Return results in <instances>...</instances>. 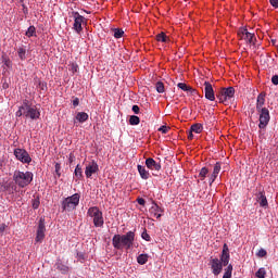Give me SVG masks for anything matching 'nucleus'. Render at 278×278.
Masks as SVG:
<instances>
[{"mask_svg":"<svg viewBox=\"0 0 278 278\" xmlns=\"http://www.w3.org/2000/svg\"><path fill=\"white\" fill-rule=\"evenodd\" d=\"M40 207V199L33 200V210H38Z\"/></svg>","mask_w":278,"mask_h":278,"instance_id":"41","label":"nucleus"},{"mask_svg":"<svg viewBox=\"0 0 278 278\" xmlns=\"http://www.w3.org/2000/svg\"><path fill=\"white\" fill-rule=\"evenodd\" d=\"M208 173H210V169H207V167H202L200 169L199 177H200L201 181L205 180V177H207Z\"/></svg>","mask_w":278,"mask_h":278,"instance_id":"26","label":"nucleus"},{"mask_svg":"<svg viewBox=\"0 0 278 278\" xmlns=\"http://www.w3.org/2000/svg\"><path fill=\"white\" fill-rule=\"evenodd\" d=\"M72 15L74 17L73 29L77 34H81V31H84V27H81V24L84 23V16L80 15L79 12H73Z\"/></svg>","mask_w":278,"mask_h":278,"instance_id":"10","label":"nucleus"},{"mask_svg":"<svg viewBox=\"0 0 278 278\" xmlns=\"http://www.w3.org/2000/svg\"><path fill=\"white\" fill-rule=\"evenodd\" d=\"M146 166L149 170H162V164L157 163L152 157L146 160Z\"/></svg>","mask_w":278,"mask_h":278,"instance_id":"17","label":"nucleus"},{"mask_svg":"<svg viewBox=\"0 0 278 278\" xmlns=\"http://www.w3.org/2000/svg\"><path fill=\"white\" fill-rule=\"evenodd\" d=\"M225 273H233V266L232 265H228L227 268L225 269Z\"/></svg>","mask_w":278,"mask_h":278,"instance_id":"50","label":"nucleus"},{"mask_svg":"<svg viewBox=\"0 0 278 278\" xmlns=\"http://www.w3.org/2000/svg\"><path fill=\"white\" fill-rule=\"evenodd\" d=\"M137 170L141 177V179H149V177H151V174L149 173V170H147V167L142 166V165H137Z\"/></svg>","mask_w":278,"mask_h":278,"instance_id":"21","label":"nucleus"},{"mask_svg":"<svg viewBox=\"0 0 278 278\" xmlns=\"http://www.w3.org/2000/svg\"><path fill=\"white\" fill-rule=\"evenodd\" d=\"M25 36H27V38H33L34 36L36 37V26H29Z\"/></svg>","mask_w":278,"mask_h":278,"instance_id":"28","label":"nucleus"},{"mask_svg":"<svg viewBox=\"0 0 278 278\" xmlns=\"http://www.w3.org/2000/svg\"><path fill=\"white\" fill-rule=\"evenodd\" d=\"M168 129H170L168 128V126H161L159 128V131H161V134H168Z\"/></svg>","mask_w":278,"mask_h":278,"instance_id":"42","label":"nucleus"},{"mask_svg":"<svg viewBox=\"0 0 278 278\" xmlns=\"http://www.w3.org/2000/svg\"><path fill=\"white\" fill-rule=\"evenodd\" d=\"M76 121H78V123H86V121H88V113H86V112H78L76 114Z\"/></svg>","mask_w":278,"mask_h":278,"instance_id":"22","label":"nucleus"},{"mask_svg":"<svg viewBox=\"0 0 278 278\" xmlns=\"http://www.w3.org/2000/svg\"><path fill=\"white\" fill-rule=\"evenodd\" d=\"M96 173H99V164L96 161H91L86 165L85 175L87 179H90Z\"/></svg>","mask_w":278,"mask_h":278,"instance_id":"11","label":"nucleus"},{"mask_svg":"<svg viewBox=\"0 0 278 278\" xmlns=\"http://www.w3.org/2000/svg\"><path fill=\"white\" fill-rule=\"evenodd\" d=\"M236 94V89L233 87L222 88L216 97L219 100V103H227V101H231Z\"/></svg>","mask_w":278,"mask_h":278,"instance_id":"6","label":"nucleus"},{"mask_svg":"<svg viewBox=\"0 0 278 278\" xmlns=\"http://www.w3.org/2000/svg\"><path fill=\"white\" fill-rule=\"evenodd\" d=\"M269 3L273 8L278 9V0H269Z\"/></svg>","mask_w":278,"mask_h":278,"instance_id":"47","label":"nucleus"},{"mask_svg":"<svg viewBox=\"0 0 278 278\" xmlns=\"http://www.w3.org/2000/svg\"><path fill=\"white\" fill-rule=\"evenodd\" d=\"M56 270H60L63 275H66L68 273V266L62 264V263H56Z\"/></svg>","mask_w":278,"mask_h":278,"instance_id":"27","label":"nucleus"},{"mask_svg":"<svg viewBox=\"0 0 278 278\" xmlns=\"http://www.w3.org/2000/svg\"><path fill=\"white\" fill-rule=\"evenodd\" d=\"M255 275L257 278H266V269L264 267H261Z\"/></svg>","mask_w":278,"mask_h":278,"instance_id":"34","label":"nucleus"},{"mask_svg":"<svg viewBox=\"0 0 278 278\" xmlns=\"http://www.w3.org/2000/svg\"><path fill=\"white\" fill-rule=\"evenodd\" d=\"M68 162H70V164H73V162H75V154L70 153Z\"/></svg>","mask_w":278,"mask_h":278,"instance_id":"49","label":"nucleus"},{"mask_svg":"<svg viewBox=\"0 0 278 278\" xmlns=\"http://www.w3.org/2000/svg\"><path fill=\"white\" fill-rule=\"evenodd\" d=\"M157 42H166L168 40V37H166V34L161 33L156 35Z\"/></svg>","mask_w":278,"mask_h":278,"instance_id":"31","label":"nucleus"},{"mask_svg":"<svg viewBox=\"0 0 278 278\" xmlns=\"http://www.w3.org/2000/svg\"><path fill=\"white\" fill-rule=\"evenodd\" d=\"M210 266L212 268L213 275H215V277H217V275L219 273H223V266H225V265L218 258H211Z\"/></svg>","mask_w":278,"mask_h":278,"instance_id":"14","label":"nucleus"},{"mask_svg":"<svg viewBox=\"0 0 278 278\" xmlns=\"http://www.w3.org/2000/svg\"><path fill=\"white\" fill-rule=\"evenodd\" d=\"M70 71H72L73 73H77V71H79V65H77V63H71Z\"/></svg>","mask_w":278,"mask_h":278,"instance_id":"40","label":"nucleus"},{"mask_svg":"<svg viewBox=\"0 0 278 278\" xmlns=\"http://www.w3.org/2000/svg\"><path fill=\"white\" fill-rule=\"evenodd\" d=\"M137 262L138 264H140V266H144V264L149 262V254H140L137 257Z\"/></svg>","mask_w":278,"mask_h":278,"instance_id":"23","label":"nucleus"},{"mask_svg":"<svg viewBox=\"0 0 278 278\" xmlns=\"http://www.w3.org/2000/svg\"><path fill=\"white\" fill-rule=\"evenodd\" d=\"M132 112L135 113V114H140V106H138V105H132Z\"/></svg>","mask_w":278,"mask_h":278,"instance_id":"46","label":"nucleus"},{"mask_svg":"<svg viewBox=\"0 0 278 278\" xmlns=\"http://www.w3.org/2000/svg\"><path fill=\"white\" fill-rule=\"evenodd\" d=\"M54 168H55V175L60 179L62 177V173L60 172L62 170V165L60 163H55Z\"/></svg>","mask_w":278,"mask_h":278,"instance_id":"33","label":"nucleus"},{"mask_svg":"<svg viewBox=\"0 0 278 278\" xmlns=\"http://www.w3.org/2000/svg\"><path fill=\"white\" fill-rule=\"evenodd\" d=\"M162 214H164V208L160 207L157 203L153 202V205L150 207V216L154 218H162Z\"/></svg>","mask_w":278,"mask_h":278,"instance_id":"15","label":"nucleus"},{"mask_svg":"<svg viewBox=\"0 0 278 278\" xmlns=\"http://www.w3.org/2000/svg\"><path fill=\"white\" fill-rule=\"evenodd\" d=\"M271 83L274 84V86H278V75H274L271 77Z\"/></svg>","mask_w":278,"mask_h":278,"instance_id":"45","label":"nucleus"},{"mask_svg":"<svg viewBox=\"0 0 278 278\" xmlns=\"http://www.w3.org/2000/svg\"><path fill=\"white\" fill-rule=\"evenodd\" d=\"M135 240H136V232L130 230L125 235H114L112 238V245L117 251H123V249H125L126 251H129V249L134 247Z\"/></svg>","mask_w":278,"mask_h":278,"instance_id":"1","label":"nucleus"},{"mask_svg":"<svg viewBox=\"0 0 278 278\" xmlns=\"http://www.w3.org/2000/svg\"><path fill=\"white\" fill-rule=\"evenodd\" d=\"M141 238H142V240H146V242H151V236L149 235V232H147V230H144L141 233Z\"/></svg>","mask_w":278,"mask_h":278,"instance_id":"39","label":"nucleus"},{"mask_svg":"<svg viewBox=\"0 0 278 278\" xmlns=\"http://www.w3.org/2000/svg\"><path fill=\"white\" fill-rule=\"evenodd\" d=\"M192 132H193V131L190 130V132H189V135H188V139H189V140H192V139L194 138V135H192Z\"/></svg>","mask_w":278,"mask_h":278,"instance_id":"54","label":"nucleus"},{"mask_svg":"<svg viewBox=\"0 0 278 278\" xmlns=\"http://www.w3.org/2000/svg\"><path fill=\"white\" fill-rule=\"evenodd\" d=\"M39 86H41V90H45V88H47L46 84H39Z\"/></svg>","mask_w":278,"mask_h":278,"instance_id":"55","label":"nucleus"},{"mask_svg":"<svg viewBox=\"0 0 278 278\" xmlns=\"http://www.w3.org/2000/svg\"><path fill=\"white\" fill-rule=\"evenodd\" d=\"M8 227V225L5 224H0V233H3V231H5V228Z\"/></svg>","mask_w":278,"mask_h":278,"instance_id":"51","label":"nucleus"},{"mask_svg":"<svg viewBox=\"0 0 278 278\" xmlns=\"http://www.w3.org/2000/svg\"><path fill=\"white\" fill-rule=\"evenodd\" d=\"M13 181L18 188H27L34 181V173L15 170L13 173Z\"/></svg>","mask_w":278,"mask_h":278,"instance_id":"2","label":"nucleus"},{"mask_svg":"<svg viewBox=\"0 0 278 278\" xmlns=\"http://www.w3.org/2000/svg\"><path fill=\"white\" fill-rule=\"evenodd\" d=\"M14 155L16 160L22 162V164H31V156H29V152H27V150L16 148L14 150Z\"/></svg>","mask_w":278,"mask_h":278,"instance_id":"9","label":"nucleus"},{"mask_svg":"<svg viewBox=\"0 0 278 278\" xmlns=\"http://www.w3.org/2000/svg\"><path fill=\"white\" fill-rule=\"evenodd\" d=\"M223 278H231V274L229 271H225Z\"/></svg>","mask_w":278,"mask_h":278,"instance_id":"53","label":"nucleus"},{"mask_svg":"<svg viewBox=\"0 0 278 278\" xmlns=\"http://www.w3.org/2000/svg\"><path fill=\"white\" fill-rule=\"evenodd\" d=\"M257 255H258V257H266L267 252H266V250L261 249V250L258 251Z\"/></svg>","mask_w":278,"mask_h":278,"instance_id":"43","label":"nucleus"},{"mask_svg":"<svg viewBox=\"0 0 278 278\" xmlns=\"http://www.w3.org/2000/svg\"><path fill=\"white\" fill-rule=\"evenodd\" d=\"M73 105H74V108H77V105H79V98H75L73 100Z\"/></svg>","mask_w":278,"mask_h":278,"instance_id":"52","label":"nucleus"},{"mask_svg":"<svg viewBox=\"0 0 278 278\" xmlns=\"http://www.w3.org/2000/svg\"><path fill=\"white\" fill-rule=\"evenodd\" d=\"M238 36L241 38V40H245L248 45H250V49H257V38H255V34L249 33L247 28H240Z\"/></svg>","mask_w":278,"mask_h":278,"instance_id":"4","label":"nucleus"},{"mask_svg":"<svg viewBox=\"0 0 278 278\" xmlns=\"http://www.w3.org/2000/svg\"><path fill=\"white\" fill-rule=\"evenodd\" d=\"M129 125H140V117L131 115L129 117Z\"/></svg>","mask_w":278,"mask_h":278,"instance_id":"30","label":"nucleus"},{"mask_svg":"<svg viewBox=\"0 0 278 278\" xmlns=\"http://www.w3.org/2000/svg\"><path fill=\"white\" fill-rule=\"evenodd\" d=\"M204 97L207 101H216V94L214 93V87L210 81H204Z\"/></svg>","mask_w":278,"mask_h":278,"instance_id":"12","label":"nucleus"},{"mask_svg":"<svg viewBox=\"0 0 278 278\" xmlns=\"http://www.w3.org/2000/svg\"><path fill=\"white\" fill-rule=\"evenodd\" d=\"M258 113V127L261 129H264L265 127H268V123H270V111L268 109H261V111H257Z\"/></svg>","mask_w":278,"mask_h":278,"instance_id":"8","label":"nucleus"},{"mask_svg":"<svg viewBox=\"0 0 278 278\" xmlns=\"http://www.w3.org/2000/svg\"><path fill=\"white\" fill-rule=\"evenodd\" d=\"M4 66H7V68H12V61H10V59H5Z\"/></svg>","mask_w":278,"mask_h":278,"instance_id":"44","label":"nucleus"},{"mask_svg":"<svg viewBox=\"0 0 278 278\" xmlns=\"http://www.w3.org/2000/svg\"><path fill=\"white\" fill-rule=\"evenodd\" d=\"M256 201L261 207H268V200L266 199V193L264 191L256 193Z\"/></svg>","mask_w":278,"mask_h":278,"instance_id":"19","label":"nucleus"},{"mask_svg":"<svg viewBox=\"0 0 278 278\" xmlns=\"http://www.w3.org/2000/svg\"><path fill=\"white\" fill-rule=\"evenodd\" d=\"M137 203H138L139 205H146L147 201H146L143 198H138V199H137Z\"/></svg>","mask_w":278,"mask_h":278,"instance_id":"48","label":"nucleus"},{"mask_svg":"<svg viewBox=\"0 0 278 278\" xmlns=\"http://www.w3.org/2000/svg\"><path fill=\"white\" fill-rule=\"evenodd\" d=\"M220 168H222L220 162H217V163L214 165V167H213V174H214V175H219Z\"/></svg>","mask_w":278,"mask_h":278,"instance_id":"37","label":"nucleus"},{"mask_svg":"<svg viewBox=\"0 0 278 278\" xmlns=\"http://www.w3.org/2000/svg\"><path fill=\"white\" fill-rule=\"evenodd\" d=\"M125 35V31L121 28H115L114 29V38H123Z\"/></svg>","mask_w":278,"mask_h":278,"instance_id":"32","label":"nucleus"},{"mask_svg":"<svg viewBox=\"0 0 278 278\" xmlns=\"http://www.w3.org/2000/svg\"><path fill=\"white\" fill-rule=\"evenodd\" d=\"M155 88H156V91H157L160 94L164 93V83L157 81L156 85H155Z\"/></svg>","mask_w":278,"mask_h":278,"instance_id":"35","label":"nucleus"},{"mask_svg":"<svg viewBox=\"0 0 278 278\" xmlns=\"http://www.w3.org/2000/svg\"><path fill=\"white\" fill-rule=\"evenodd\" d=\"M177 87L180 90H184V92H188L189 94H192V96L197 94V89H193L192 87L188 86L185 83H178Z\"/></svg>","mask_w":278,"mask_h":278,"instance_id":"20","label":"nucleus"},{"mask_svg":"<svg viewBox=\"0 0 278 278\" xmlns=\"http://www.w3.org/2000/svg\"><path fill=\"white\" fill-rule=\"evenodd\" d=\"M229 247H227V244L225 243L223 247V252L220 255V260L219 262L224 265V266H229Z\"/></svg>","mask_w":278,"mask_h":278,"instance_id":"16","label":"nucleus"},{"mask_svg":"<svg viewBox=\"0 0 278 278\" xmlns=\"http://www.w3.org/2000/svg\"><path fill=\"white\" fill-rule=\"evenodd\" d=\"M74 175L77 179H83L84 178V172L81 170V166H76L74 170Z\"/></svg>","mask_w":278,"mask_h":278,"instance_id":"29","label":"nucleus"},{"mask_svg":"<svg viewBox=\"0 0 278 278\" xmlns=\"http://www.w3.org/2000/svg\"><path fill=\"white\" fill-rule=\"evenodd\" d=\"M266 103V93L262 92L257 96L256 99V112H260L262 110H267L264 108V104Z\"/></svg>","mask_w":278,"mask_h":278,"instance_id":"18","label":"nucleus"},{"mask_svg":"<svg viewBox=\"0 0 278 278\" xmlns=\"http://www.w3.org/2000/svg\"><path fill=\"white\" fill-rule=\"evenodd\" d=\"M87 214L90 216V218H92L94 227H103L105 222L103 220V212H101L99 207H89Z\"/></svg>","mask_w":278,"mask_h":278,"instance_id":"5","label":"nucleus"},{"mask_svg":"<svg viewBox=\"0 0 278 278\" xmlns=\"http://www.w3.org/2000/svg\"><path fill=\"white\" fill-rule=\"evenodd\" d=\"M15 116L17 117L25 116V102H23V105L20 106L18 111L15 113Z\"/></svg>","mask_w":278,"mask_h":278,"instance_id":"36","label":"nucleus"},{"mask_svg":"<svg viewBox=\"0 0 278 278\" xmlns=\"http://www.w3.org/2000/svg\"><path fill=\"white\" fill-rule=\"evenodd\" d=\"M79 199H81L79 193H74L71 197L64 198L61 202L63 212H73L74 210H77V205H79Z\"/></svg>","mask_w":278,"mask_h":278,"instance_id":"3","label":"nucleus"},{"mask_svg":"<svg viewBox=\"0 0 278 278\" xmlns=\"http://www.w3.org/2000/svg\"><path fill=\"white\" fill-rule=\"evenodd\" d=\"M11 186H12V184H9V185L4 186V190H10Z\"/></svg>","mask_w":278,"mask_h":278,"instance_id":"56","label":"nucleus"},{"mask_svg":"<svg viewBox=\"0 0 278 278\" xmlns=\"http://www.w3.org/2000/svg\"><path fill=\"white\" fill-rule=\"evenodd\" d=\"M12 190H16V187H15V186H12Z\"/></svg>","mask_w":278,"mask_h":278,"instance_id":"57","label":"nucleus"},{"mask_svg":"<svg viewBox=\"0 0 278 278\" xmlns=\"http://www.w3.org/2000/svg\"><path fill=\"white\" fill-rule=\"evenodd\" d=\"M45 231H47V228L45 226V218H40L38 228H37V235L35 238V242H42V240H45Z\"/></svg>","mask_w":278,"mask_h":278,"instance_id":"13","label":"nucleus"},{"mask_svg":"<svg viewBox=\"0 0 278 278\" xmlns=\"http://www.w3.org/2000/svg\"><path fill=\"white\" fill-rule=\"evenodd\" d=\"M17 55H18L20 60H22V61L27 60V50H25V48H18Z\"/></svg>","mask_w":278,"mask_h":278,"instance_id":"24","label":"nucleus"},{"mask_svg":"<svg viewBox=\"0 0 278 278\" xmlns=\"http://www.w3.org/2000/svg\"><path fill=\"white\" fill-rule=\"evenodd\" d=\"M25 118H30V121H38L40 118V111L36 105H29L27 100L24 101Z\"/></svg>","mask_w":278,"mask_h":278,"instance_id":"7","label":"nucleus"},{"mask_svg":"<svg viewBox=\"0 0 278 278\" xmlns=\"http://www.w3.org/2000/svg\"><path fill=\"white\" fill-rule=\"evenodd\" d=\"M190 131H192L193 134H201V131H203V125L193 124L190 128Z\"/></svg>","mask_w":278,"mask_h":278,"instance_id":"25","label":"nucleus"},{"mask_svg":"<svg viewBox=\"0 0 278 278\" xmlns=\"http://www.w3.org/2000/svg\"><path fill=\"white\" fill-rule=\"evenodd\" d=\"M217 177H218L217 174H213V173H212V174L208 176V186H212V184H214V181H216Z\"/></svg>","mask_w":278,"mask_h":278,"instance_id":"38","label":"nucleus"}]
</instances>
